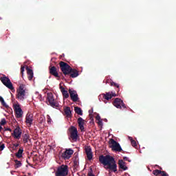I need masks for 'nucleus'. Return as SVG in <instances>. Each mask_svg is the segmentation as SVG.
<instances>
[{"label": "nucleus", "mask_w": 176, "mask_h": 176, "mask_svg": "<svg viewBox=\"0 0 176 176\" xmlns=\"http://www.w3.org/2000/svg\"><path fill=\"white\" fill-rule=\"evenodd\" d=\"M25 67L24 66H21V75L23 78V76H24V69H25Z\"/></svg>", "instance_id": "2f4dec72"}, {"label": "nucleus", "mask_w": 176, "mask_h": 176, "mask_svg": "<svg viewBox=\"0 0 176 176\" xmlns=\"http://www.w3.org/2000/svg\"><path fill=\"white\" fill-rule=\"evenodd\" d=\"M14 162H15V168H19L21 167V166H22L21 162H20L17 160H15Z\"/></svg>", "instance_id": "cd10ccee"}, {"label": "nucleus", "mask_w": 176, "mask_h": 176, "mask_svg": "<svg viewBox=\"0 0 176 176\" xmlns=\"http://www.w3.org/2000/svg\"><path fill=\"white\" fill-rule=\"evenodd\" d=\"M5 124H6V120L5 118H3L0 122V126H5Z\"/></svg>", "instance_id": "7c9ffc66"}, {"label": "nucleus", "mask_w": 176, "mask_h": 176, "mask_svg": "<svg viewBox=\"0 0 176 176\" xmlns=\"http://www.w3.org/2000/svg\"><path fill=\"white\" fill-rule=\"evenodd\" d=\"M22 138L24 144H27V142H28V140H30V134L28 133L23 134L22 136Z\"/></svg>", "instance_id": "393cba45"}, {"label": "nucleus", "mask_w": 176, "mask_h": 176, "mask_svg": "<svg viewBox=\"0 0 176 176\" xmlns=\"http://www.w3.org/2000/svg\"><path fill=\"white\" fill-rule=\"evenodd\" d=\"M85 153L87 155L88 160H91V159H93V152H91V148H85Z\"/></svg>", "instance_id": "a211bd4d"}, {"label": "nucleus", "mask_w": 176, "mask_h": 176, "mask_svg": "<svg viewBox=\"0 0 176 176\" xmlns=\"http://www.w3.org/2000/svg\"><path fill=\"white\" fill-rule=\"evenodd\" d=\"M99 162L103 166H106L105 168L109 170L112 173H118V165L116 164V161L113 157L107 155H100L99 157Z\"/></svg>", "instance_id": "f257e3e1"}, {"label": "nucleus", "mask_w": 176, "mask_h": 176, "mask_svg": "<svg viewBox=\"0 0 176 176\" xmlns=\"http://www.w3.org/2000/svg\"><path fill=\"white\" fill-rule=\"evenodd\" d=\"M14 111L16 113V116L18 118H23V109H21V107H20V104H14Z\"/></svg>", "instance_id": "9d476101"}, {"label": "nucleus", "mask_w": 176, "mask_h": 176, "mask_svg": "<svg viewBox=\"0 0 176 176\" xmlns=\"http://www.w3.org/2000/svg\"><path fill=\"white\" fill-rule=\"evenodd\" d=\"M41 119L40 123H43V122H45V119H43V118H41Z\"/></svg>", "instance_id": "79ce46f5"}, {"label": "nucleus", "mask_w": 176, "mask_h": 176, "mask_svg": "<svg viewBox=\"0 0 176 176\" xmlns=\"http://www.w3.org/2000/svg\"><path fill=\"white\" fill-rule=\"evenodd\" d=\"M69 130L70 133L69 140H72V142H76L78 141V129L72 126Z\"/></svg>", "instance_id": "423d86ee"}, {"label": "nucleus", "mask_w": 176, "mask_h": 176, "mask_svg": "<svg viewBox=\"0 0 176 176\" xmlns=\"http://www.w3.org/2000/svg\"><path fill=\"white\" fill-rule=\"evenodd\" d=\"M65 114L66 115L67 118H71L72 116V112L71 111V107H66L64 109Z\"/></svg>", "instance_id": "5701e85b"}, {"label": "nucleus", "mask_w": 176, "mask_h": 176, "mask_svg": "<svg viewBox=\"0 0 176 176\" xmlns=\"http://www.w3.org/2000/svg\"><path fill=\"white\" fill-rule=\"evenodd\" d=\"M16 98L21 101H24L25 97V85H21L16 91Z\"/></svg>", "instance_id": "7ed1b4c3"}, {"label": "nucleus", "mask_w": 176, "mask_h": 176, "mask_svg": "<svg viewBox=\"0 0 176 176\" xmlns=\"http://www.w3.org/2000/svg\"><path fill=\"white\" fill-rule=\"evenodd\" d=\"M88 176H96L94 174H93V173L89 172L88 173Z\"/></svg>", "instance_id": "ea45409f"}, {"label": "nucleus", "mask_w": 176, "mask_h": 176, "mask_svg": "<svg viewBox=\"0 0 176 176\" xmlns=\"http://www.w3.org/2000/svg\"><path fill=\"white\" fill-rule=\"evenodd\" d=\"M49 71L50 75H52L55 78H60V76L58 75V72H57V67H56V66H50Z\"/></svg>", "instance_id": "ddd939ff"}, {"label": "nucleus", "mask_w": 176, "mask_h": 176, "mask_svg": "<svg viewBox=\"0 0 176 176\" xmlns=\"http://www.w3.org/2000/svg\"><path fill=\"white\" fill-rule=\"evenodd\" d=\"M103 98L107 100V101H109L112 98V97H116V94L113 92H106V94H103Z\"/></svg>", "instance_id": "dca6fc26"}, {"label": "nucleus", "mask_w": 176, "mask_h": 176, "mask_svg": "<svg viewBox=\"0 0 176 176\" xmlns=\"http://www.w3.org/2000/svg\"><path fill=\"white\" fill-rule=\"evenodd\" d=\"M0 80L6 86V87H8V89H10V90H14V87H13V84L10 81V79L8 77H6V76L3 75L2 77L0 78Z\"/></svg>", "instance_id": "20e7f679"}, {"label": "nucleus", "mask_w": 176, "mask_h": 176, "mask_svg": "<svg viewBox=\"0 0 176 176\" xmlns=\"http://www.w3.org/2000/svg\"><path fill=\"white\" fill-rule=\"evenodd\" d=\"M74 155V150L72 148L66 149L65 151L62 153V157L65 159V160H68L71 156Z\"/></svg>", "instance_id": "9b49d317"}, {"label": "nucleus", "mask_w": 176, "mask_h": 176, "mask_svg": "<svg viewBox=\"0 0 176 176\" xmlns=\"http://www.w3.org/2000/svg\"><path fill=\"white\" fill-rule=\"evenodd\" d=\"M56 176H66L68 175V166L61 165L58 168L56 173Z\"/></svg>", "instance_id": "39448f33"}, {"label": "nucleus", "mask_w": 176, "mask_h": 176, "mask_svg": "<svg viewBox=\"0 0 176 176\" xmlns=\"http://www.w3.org/2000/svg\"><path fill=\"white\" fill-rule=\"evenodd\" d=\"M32 122H34V117L32 114L28 113L25 117V123L28 124V127H31Z\"/></svg>", "instance_id": "2eb2a0df"}, {"label": "nucleus", "mask_w": 176, "mask_h": 176, "mask_svg": "<svg viewBox=\"0 0 176 176\" xmlns=\"http://www.w3.org/2000/svg\"><path fill=\"white\" fill-rule=\"evenodd\" d=\"M27 74H28V78L30 80H32V78H34V72L32 69L28 68V67H26Z\"/></svg>", "instance_id": "4be33fe9"}, {"label": "nucleus", "mask_w": 176, "mask_h": 176, "mask_svg": "<svg viewBox=\"0 0 176 176\" xmlns=\"http://www.w3.org/2000/svg\"><path fill=\"white\" fill-rule=\"evenodd\" d=\"M47 100L52 108H57L58 107V103L54 101V96H53V94L49 93L47 94Z\"/></svg>", "instance_id": "1a4fd4ad"}, {"label": "nucleus", "mask_w": 176, "mask_h": 176, "mask_svg": "<svg viewBox=\"0 0 176 176\" xmlns=\"http://www.w3.org/2000/svg\"><path fill=\"white\" fill-rule=\"evenodd\" d=\"M129 139L131 140V144L132 146L135 148V146H137V142H135V140H133V138H129Z\"/></svg>", "instance_id": "c756f323"}, {"label": "nucleus", "mask_w": 176, "mask_h": 176, "mask_svg": "<svg viewBox=\"0 0 176 176\" xmlns=\"http://www.w3.org/2000/svg\"><path fill=\"white\" fill-rule=\"evenodd\" d=\"M123 159H124V160H125L126 162H131V160H129V157H124Z\"/></svg>", "instance_id": "58836bf2"}, {"label": "nucleus", "mask_w": 176, "mask_h": 176, "mask_svg": "<svg viewBox=\"0 0 176 176\" xmlns=\"http://www.w3.org/2000/svg\"><path fill=\"white\" fill-rule=\"evenodd\" d=\"M29 166H31V164L28 163Z\"/></svg>", "instance_id": "49530a36"}, {"label": "nucleus", "mask_w": 176, "mask_h": 176, "mask_svg": "<svg viewBox=\"0 0 176 176\" xmlns=\"http://www.w3.org/2000/svg\"><path fill=\"white\" fill-rule=\"evenodd\" d=\"M2 131V126H0V133Z\"/></svg>", "instance_id": "c03bdc74"}, {"label": "nucleus", "mask_w": 176, "mask_h": 176, "mask_svg": "<svg viewBox=\"0 0 176 176\" xmlns=\"http://www.w3.org/2000/svg\"><path fill=\"white\" fill-rule=\"evenodd\" d=\"M74 111L76 113H77V115H80V116L83 115V111H82V109H80V107H74Z\"/></svg>", "instance_id": "bb28decb"}, {"label": "nucleus", "mask_w": 176, "mask_h": 176, "mask_svg": "<svg viewBox=\"0 0 176 176\" xmlns=\"http://www.w3.org/2000/svg\"><path fill=\"white\" fill-rule=\"evenodd\" d=\"M111 86H114L115 87H117V89H119V84H118L115 82H111Z\"/></svg>", "instance_id": "473e14b6"}, {"label": "nucleus", "mask_w": 176, "mask_h": 176, "mask_svg": "<svg viewBox=\"0 0 176 176\" xmlns=\"http://www.w3.org/2000/svg\"><path fill=\"white\" fill-rule=\"evenodd\" d=\"M12 137H14L16 140H20L21 138V131L20 130V127L17 126L14 132L12 133Z\"/></svg>", "instance_id": "4468645a"}, {"label": "nucleus", "mask_w": 176, "mask_h": 176, "mask_svg": "<svg viewBox=\"0 0 176 176\" xmlns=\"http://www.w3.org/2000/svg\"><path fill=\"white\" fill-rule=\"evenodd\" d=\"M96 120H98V124H102V121H101V117L98 115L96 116Z\"/></svg>", "instance_id": "72a5a7b5"}, {"label": "nucleus", "mask_w": 176, "mask_h": 176, "mask_svg": "<svg viewBox=\"0 0 176 176\" xmlns=\"http://www.w3.org/2000/svg\"><path fill=\"white\" fill-rule=\"evenodd\" d=\"M153 174L154 175L159 176V175H160V174H162V170H160L159 169L154 170L153 171Z\"/></svg>", "instance_id": "c85d7f7f"}, {"label": "nucleus", "mask_w": 176, "mask_h": 176, "mask_svg": "<svg viewBox=\"0 0 176 176\" xmlns=\"http://www.w3.org/2000/svg\"><path fill=\"white\" fill-rule=\"evenodd\" d=\"M74 167L76 168L78 167V166H79V162H78V160H74Z\"/></svg>", "instance_id": "c9c22d12"}, {"label": "nucleus", "mask_w": 176, "mask_h": 176, "mask_svg": "<svg viewBox=\"0 0 176 176\" xmlns=\"http://www.w3.org/2000/svg\"><path fill=\"white\" fill-rule=\"evenodd\" d=\"M6 131H10V133H12V129H10V128H6Z\"/></svg>", "instance_id": "a19ab883"}, {"label": "nucleus", "mask_w": 176, "mask_h": 176, "mask_svg": "<svg viewBox=\"0 0 176 176\" xmlns=\"http://www.w3.org/2000/svg\"><path fill=\"white\" fill-rule=\"evenodd\" d=\"M0 20H3V18L0 16Z\"/></svg>", "instance_id": "a18cd8bd"}, {"label": "nucleus", "mask_w": 176, "mask_h": 176, "mask_svg": "<svg viewBox=\"0 0 176 176\" xmlns=\"http://www.w3.org/2000/svg\"><path fill=\"white\" fill-rule=\"evenodd\" d=\"M23 152H24V149L23 147H21L15 154L16 157H18V159L23 157Z\"/></svg>", "instance_id": "b1692460"}, {"label": "nucleus", "mask_w": 176, "mask_h": 176, "mask_svg": "<svg viewBox=\"0 0 176 176\" xmlns=\"http://www.w3.org/2000/svg\"><path fill=\"white\" fill-rule=\"evenodd\" d=\"M69 93L70 94L71 100L74 102H76V101H78V100H79V97L78 96V93L76 92V91L72 90V89H69Z\"/></svg>", "instance_id": "f8f14e48"}, {"label": "nucleus", "mask_w": 176, "mask_h": 176, "mask_svg": "<svg viewBox=\"0 0 176 176\" xmlns=\"http://www.w3.org/2000/svg\"><path fill=\"white\" fill-rule=\"evenodd\" d=\"M78 126L80 127V131H85V120L81 117L78 118L77 120Z\"/></svg>", "instance_id": "f3484780"}, {"label": "nucleus", "mask_w": 176, "mask_h": 176, "mask_svg": "<svg viewBox=\"0 0 176 176\" xmlns=\"http://www.w3.org/2000/svg\"><path fill=\"white\" fill-rule=\"evenodd\" d=\"M5 149V144L0 142V151H3Z\"/></svg>", "instance_id": "f704fd0d"}, {"label": "nucleus", "mask_w": 176, "mask_h": 176, "mask_svg": "<svg viewBox=\"0 0 176 176\" xmlns=\"http://www.w3.org/2000/svg\"><path fill=\"white\" fill-rule=\"evenodd\" d=\"M19 144H14L13 146H14V148H17V146H19Z\"/></svg>", "instance_id": "37998d69"}, {"label": "nucleus", "mask_w": 176, "mask_h": 176, "mask_svg": "<svg viewBox=\"0 0 176 176\" xmlns=\"http://www.w3.org/2000/svg\"><path fill=\"white\" fill-rule=\"evenodd\" d=\"M60 90L63 96V98H68L69 97V94H68V91L65 90L64 87L60 86Z\"/></svg>", "instance_id": "aec40b11"}, {"label": "nucleus", "mask_w": 176, "mask_h": 176, "mask_svg": "<svg viewBox=\"0 0 176 176\" xmlns=\"http://www.w3.org/2000/svg\"><path fill=\"white\" fill-rule=\"evenodd\" d=\"M52 122V118H50V116H47V123Z\"/></svg>", "instance_id": "4c0bfd02"}, {"label": "nucleus", "mask_w": 176, "mask_h": 176, "mask_svg": "<svg viewBox=\"0 0 176 176\" xmlns=\"http://www.w3.org/2000/svg\"><path fill=\"white\" fill-rule=\"evenodd\" d=\"M69 75H70L71 78H78L79 76V72L76 69L72 68V71Z\"/></svg>", "instance_id": "412c9836"}, {"label": "nucleus", "mask_w": 176, "mask_h": 176, "mask_svg": "<svg viewBox=\"0 0 176 176\" xmlns=\"http://www.w3.org/2000/svg\"><path fill=\"white\" fill-rule=\"evenodd\" d=\"M0 102L1 103V105L4 107V108H6L7 109H8L9 105L6 104V102H5V100L2 96H0Z\"/></svg>", "instance_id": "a878e982"}, {"label": "nucleus", "mask_w": 176, "mask_h": 176, "mask_svg": "<svg viewBox=\"0 0 176 176\" xmlns=\"http://www.w3.org/2000/svg\"><path fill=\"white\" fill-rule=\"evenodd\" d=\"M109 144L111 145V148L112 151H115L116 152H122L123 151L120 146V144L115 140L110 139Z\"/></svg>", "instance_id": "0eeeda50"}, {"label": "nucleus", "mask_w": 176, "mask_h": 176, "mask_svg": "<svg viewBox=\"0 0 176 176\" xmlns=\"http://www.w3.org/2000/svg\"><path fill=\"white\" fill-rule=\"evenodd\" d=\"M161 176H168V175L167 174V173H166V171L162 170L161 172Z\"/></svg>", "instance_id": "e433bc0d"}, {"label": "nucleus", "mask_w": 176, "mask_h": 176, "mask_svg": "<svg viewBox=\"0 0 176 176\" xmlns=\"http://www.w3.org/2000/svg\"><path fill=\"white\" fill-rule=\"evenodd\" d=\"M59 67L60 68V70L62 71L63 74L67 76V75H69L71 74V72L72 71V67L68 65V63L60 61L59 63Z\"/></svg>", "instance_id": "f03ea898"}, {"label": "nucleus", "mask_w": 176, "mask_h": 176, "mask_svg": "<svg viewBox=\"0 0 176 176\" xmlns=\"http://www.w3.org/2000/svg\"><path fill=\"white\" fill-rule=\"evenodd\" d=\"M113 105H114L116 108H118V109H122V108L126 109V108H127L124 102H123V100L119 98H116L114 100L113 102Z\"/></svg>", "instance_id": "6e6552de"}, {"label": "nucleus", "mask_w": 176, "mask_h": 176, "mask_svg": "<svg viewBox=\"0 0 176 176\" xmlns=\"http://www.w3.org/2000/svg\"><path fill=\"white\" fill-rule=\"evenodd\" d=\"M118 166L119 168L123 170L124 171H126V170H128L129 168L127 166H126V162H124L123 160H120L118 161Z\"/></svg>", "instance_id": "6ab92c4d"}]
</instances>
